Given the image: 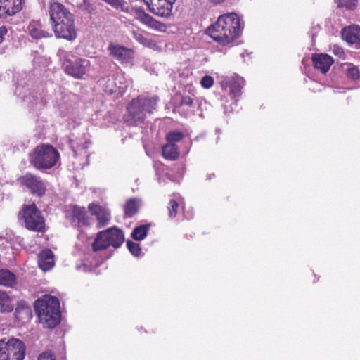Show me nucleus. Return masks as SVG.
<instances>
[{"label":"nucleus","instance_id":"f257e3e1","mask_svg":"<svg viewBox=\"0 0 360 360\" xmlns=\"http://www.w3.org/2000/svg\"><path fill=\"white\" fill-rule=\"evenodd\" d=\"M48 12L56 38L75 41L77 37V31L73 13L57 1H50Z\"/></svg>","mask_w":360,"mask_h":360},{"label":"nucleus","instance_id":"9b49d317","mask_svg":"<svg viewBox=\"0 0 360 360\" xmlns=\"http://www.w3.org/2000/svg\"><path fill=\"white\" fill-rule=\"evenodd\" d=\"M149 11L153 14L165 18L171 16L173 4L176 0H143Z\"/></svg>","mask_w":360,"mask_h":360},{"label":"nucleus","instance_id":"dca6fc26","mask_svg":"<svg viewBox=\"0 0 360 360\" xmlns=\"http://www.w3.org/2000/svg\"><path fill=\"white\" fill-rule=\"evenodd\" d=\"M27 31L30 35L35 39L42 38H49L52 37V34L43 29V24L40 20H32L27 27Z\"/></svg>","mask_w":360,"mask_h":360},{"label":"nucleus","instance_id":"2f4dec72","mask_svg":"<svg viewBox=\"0 0 360 360\" xmlns=\"http://www.w3.org/2000/svg\"><path fill=\"white\" fill-rule=\"evenodd\" d=\"M133 37L143 46H148L150 44V40L145 37L140 31L134 30L132 32Z\"/></svg>","mask_w":360,"mask_h":360},{"label":"nucleus","instance_id":"79ce46f5","mask_svg":"<svg viewBox=\"0 0 360 360\" xmlns=\"http://www.w3.org/2000/svg\"><path fill=\"white\" fill-rule=\"evenodd\" d=\"M215 176V174H210V175L207 176V179H211L212 178H214Z\"/></svg>","mask_w":360,"mask_h":360},{"label":"nucleus","instance_id":"a878e982","mask_svg":"<svg viewBox=\"0 0 360 360\" xmlns=\"http://www.w3.org/2000/svg\"><path fill=\"white\" fill-rule=\"evenodd\" d=\"M139 200L131 198L127 200L124 206V214L127 217H133L139 211Z\"/></svg>","mask_w":360,"mask_h":360},{"label":"nucleus","instance_id":"ea45409f","mask_svg":"<svg viewBox=\"0 0 360 360\" xmlns=\"http://www.w3.org/2000/svg\"><path fill=\"white\" fill-rule=\"evenodd\" d=\"M8 29L6 26L3 25L0 27V44H1L5 39V36L7 35Z\"/></svg>","mask_w":360,"mask_h":360},{"label":"nucleus","instance_id":"c756f323","mask_svg":"<svg viewBox=\"0 0 360 360\" xmlns=\"http://www.w3.org/2000/svg\"><path fill=\"white\" fill-rule=\"evenodd\" d=\"M184 138V134L179 131H169L166 136L168 143H175Z\"/></svg>","mask_w":360,"mask_h":360},{"label":"nucleus","instance_id":"58836bf2","mask_svg":"<svg viewBox=\"0 0 360 360\" xmlns=\"http://www.w3.org/2000/svg\"><path fill=\"white\" fill-rule=\"evenodd\" d=\"M110 6L118 8L123 4L122 0H103Z\"/></svg>","mask_w":360,"mask_h":360},{"label":"nucleus","instance_id":"6e6552de","mask_svg":"<svg viewBox=\"0 0 360 360\" xmlns=\"http://www.w3.org/2000/svg\"><path fill=\"white\" fill-rule=\"evenodd\" d=\"M90 60L64 52L62 68L64 72L75 78L82 79L90 70Z\"/></svg>","mask_w":360,"mask_h":360},{"label":"nucleus","instance_id":"7ed1b4c3","mask_svg":"<svg viewBox=\"0 0 360 360\" xmlns=\"http://www.w3.org/2000/svg\"><path fill=\"white\" fill-rule=\"evenodd\" d=\"M34 310L44 328H53L60 322V302L57 297L45 295L35 301Z\"/></svg>","mask_w":360,"mask_h":360},{"label":"nucleus","instance_id":"b1692460","mask_svg":"<svg viewBox=\"0 0 360 360\" xmlns=\"http://www.w3.org/2000/svg\"><path fill=\"white\" fill-rule=\"evenodd\" d=\"M141 20L142 22L147 25L148 27L158 31H163L166 28L165 24L156 20L152 16L145 13L144 11L142 12Z\"/></svg>","mask_w":360,"mask_h":360},{"label":"nucleus","instance_id":"20e7f679","mask_svg":"<svg viewBox=\"0 0 360 360\" xmlns=\"http://www.w3.org/2000/svg\"><path fill=\"white\" fill-rule=\"evenodd\" d=\"M158 100L159 98L157 96L152 97L139 96L133 99L127 108L129 113L126 122L128 125L138 126L142 124L146 117V114L153 113L156 109Z\"/></svg>","mask_w":360,"mask_h":360},{"label":"nucleus","instance_id":"4c0bfd02","mask_svg":"<svg viewBox=\"0 0 360 360\" xmlns=\"http://www.w3.org/2000/svg\"><path fill=\"white\" fill-rule=\"evenodd\" d=\"M37 360H56V358L50 352H43L39 356Z\"/></svg>","mask_w":360,"mask_h":360},{"label":"nucleus","instance_id":"423d86ee","mask_svg":"<svg viewBox=\"0 0 360 360\" xmlns=\"http://www.w3.org/2000/svg\"><path fill=\"white\" fill-rule=\"evenodd\" d=\"M18 221L30 231L40 233L46 231L44 217L34 203L22 205L18 213Z\"/></svg>","mask_w":360,"mask_h":360},{"label":"nucleus","instance_id":"aec40b11","mask_svg":"<svg viewBox=\"0 0 360 360\" xmlns=\"http://www.w3.org/2000/svg\"><path fill=\"white\" fill-rule=\"evenodd\" d=\"M343 39L349 44L360 46V27L357 25L344 28L342 32Z\"/></svg>","mask_w":360,"mask_h":360},{"label":"nucleus","instance_id":"39448f33","mask_svg":"<svg viewBox=\"0 0 360 360\" xmlns=\"http://www.w3.org/2000/svg\"><path fill=\"white\" fill-rule=\"evenodd\" d=\"M60 154L51 145L37 146L29 155L30 164L39 170L48 169L55 166L58 161Z\"/></svg>","mask_w":360,"mask_h":360},{"label":"nucleus","instance_id":"cd10ccee","mask_svg":"<svg viewBox=\"0 0 360 360\" xmlns=\"http://www.w3.org/2000/svg\"><path fill=\"white\" fill-rule=\"evenodd\" d=\"M149 224H142L136 226L132 231L131 236L135 240H142L148 235Z\"/></svg>","mask_w":360,"mask_h":360},{"label":"nucleus","instance_id":"4be33fe9","mask_svg":"<svg viewBox=\"0 0 360 360\" xmlns=\"http://www.w3.org/2000/svg\"><path fill=\"white\" fill-rule=\"evenodd\" d=\"M229 87L230 94L233 98L239 97L242 94V89L245 85V81L242 77L232 78L226 82Z\"/></svg>","mask_w":360,"mask_h":360},{"label":"nucleus","instance_id":"f704fd0d","mask_svg":"<svg viewBox=\"0 0 360 360\" xmlns=\"http://www.w3.org/2000/svg\"><path fill=\"white\" fill-rule=\"evenodd\" d=\"M78 7L82 10L85 11L89 13H91L94 10V5L90 2L89 0H82V2L79 4Z\"/></svg>","mask_w":360,"mask_h":360},{"label":"nucleus","instance_id":"6ab92c4d","mask_svg":"<svg viewBox=\"0 0 360 360\" xmlns=\"http://www.w3.org/2000/svg\"><path fill=\"white\" fill-rule=\"evenodd\" d=\"M54 264V255L50 249L44 250L39 254L38 265L41 270L49 271L53 268Z\"/></svg>","mask_w":360,"mask_h":360},{"label":"nucleus","instance_id":"4468645a","mask_svg":"<svg viewBox=\"0 0 360 360\" xmlns=\"http://www.w3.org/2000/svg\"><path fill=\"white\" fill-rule=\"evenodd\" d=\"M89 209L91 212L92 215L96 217V227L98 229L105 226L110 221L111 214L108 209L94 204H90Z\"/></svg>","mask_w":360,"mask_h":360},{"label":"nucleus","instance_id":"e433bc0d","mask_svg":"<svg viewBox=\"0 0 360 360\" xmlns=\"http://www.w3.org/2000/svg\"><path fill=\"white\" fill-rule=\"evenodd\" d=\"M193 104V98L189 96H183L180 102V108L191 107Z\"/></svg>","mask_w":360,"mask_h":360},{"label":"nucleus","instance_id":"1a4fd4ad","mask_svg":"<svg viewBox=\"0 0 360 360\" xmlns=\"http://www.w3.org/2000/svg\"><path fill=\"white\" fill-rule=\"evenodd\" d=\"M25 343L17 338H4L0 340V360H23Z\"/></svg>","mask_w":360,"mask_h":360},{"label":"nucleus","instance_id":"c9c22d12","mask_svg":"<svg viewBox=\"0 0 360 360\" xmlns=\"http://www.w3.org/2000/svg\"><path fill=\"white\" fill-rule=\"evenodd\" d=\"M200 84L202 87L209 89L214 84V79L211 76H204L200 81Z\"/></svg>","mask_w":360,"mask_h":360},{"label":"nucleus","instance_id":"f3484780","mask_svg":"<svg viewBox=\"0 0 360 360\" xmlns=\"http://www.w3.org/2000/svg\"><path fill=\"white\" fill-rule=\"evenodd\" d=\"M71 217V222L75 226H89L91 224L89 218L84 207L75 205Z\"/></svg>","mask_w":360,"mask_h":360},{"label":"nucleus","instance_id":"9d476101","mask_svg":"<svg viewBox=\"0 0 360 360\" xmlns=\"http://www.w3.org/2000/svg\"><path fill=\"white\" fill-rule=\"evenodd\" d=\"M20 185L26 187L32 195L41 197L45 194L46 186L39 176L26 173L18 179Z\"/></svg>","mask_w":360,"mask_h":360},{"label":"nucleus","instance_id":"a211bd4d","mask_svg":"<svg viewBox=\"0 0 360 360\" xmlns=\"http://www.w3.org/2000/svg\"><path fill=\"white\" fill-rule=\"evenodd\" d=\"M118 79L119 77H115V76H112L101 79L100 82L101 85L103 86V91L108 94H112L117 91H121L124 87L120 85V81L119 84L117 82ZM120 79H122V77H120Z\"/></svg>","mask_w":360,"mask_h":360},{"label":"nucleus","instance_id":"a19ab883","mask_svg":"<svg viewBox=\"0 0 360 360\" xmlns=\"http://www.w3.org/2000/svg\"><path fill=\"white\" fill-rule=\"evenodd\" d=\"M224 0H211L214 4H217L223 2Z\"/></svg>","mask_w":360,"mask_h":360},{"label":"nucleus","instance_id":"f8f14e48","mask_svg":"<svg viewBox=\"0 0 360 360\" xmlns=\"http://www.w3.org/2000/svg\"><path fill=\"white\" fill-rule=\"evenodd\" d=\"M108 51L110 56L122 64L130 63L134 56L132 49L113 43L109 44Z\"/></svg>","mask_w":360,"mask_h":360},{"label":"nucleus","instance_id":"bb28decb","mask_svg":"<svg viewBox=\"0 0 360 360\" xmlns=\"http://www.w3.org/2000/svg\"><path fill=\"white\" fill-rule=\"evenodd\" d=\"M13 305L10 296L5 292L0 290V311L2 313L11 312Z\"/></svg>","mask_w":360,"mask_h":360},{"label":"nucleus","instance_id":"0eeeda50","mask_svg":"<svg viewBox=\"0 0 360 360\" xmlns=\"http://www.w3.org/2000/svg\"><path fill=\"white\" fill-rule=\"evenodd\" d=\"M124 241L123 231L115 226L99 231L92 243V248L95 252L105 250L110 246L117 249L122 245Z\"/></svg>","mask_w":360,"mask_h":360},{"label":"nucleus","instance_id":"2eb2a0df","mask_svg":"<svg viewBox=\"0 0 360 360\" xmlns=\"http://www.w3.org/2000/svg\"><path fill=\"white\" fill-rule=\"evenodd\" d=\"M311 60L314 68L323 74L329 70L333 63V58L326 53L313 54Z\"/></svg>","mask_w":360,"mask_h":360},{"label":"nucleus","instance_id":"7c9ffc66","mask_svg":"<svg viewBox=\"0 0 360 360\" xmlns=\"http://www.w3.org/2000/svg\"><path fill=\"white\" fill-rule=\"evenodd\" d=\"M357 1L358 0H338V7L354 10L356 7Z\"/></svg>","mask_w":360,"mask_h":360},{"label":"nucleus","instance_id":"f03ea898","mask_svg":"<svg viewBox=\"0 0 360 360\" xmlns=\"http://www.w3.org/2000/svg\"><path fill=\"white\" fill-rule=\"evenodd\" d=\"M240 32V19L235 13L221 15L207 30V34L222 46L231 43Z\"/></svg>","mask_w":360,"mask_h":360},{"label":"nucleus","instance_id":"412c9836","mask_svg":"<svg viewBox=\"0 0 360 360\" xmlns=\"http://www.w3.org/2000/svg\"><path fill=\"white\" fill-rule=\"evenodd\" d=\"M15 319L19 321L26 322L32 317V309L25 302H20L15 311Z\"/></svg>","mask_w":360,"mask_h":360},{"label":"nucleus","instance_id":"72a5a7b5","mask_svg":"<svg viewBox=\"0 0 360 360\" xmlns=\"http://www.w3.org/2000/svg\"><path fill=\"white\" fill-rule=\"evenodd\" d=\"M179 207V204L177 202L173 199L169 200L168 211L170 217H175L177 214V208Z\"/></svg>","mask_w":360,"mask_h":360},{"label":"nucleus","instance_id":"473e14b6","mask_svg":"<svg viewBox=\"0 0 360 360\" xmlns=\"http://www.w3.org/2000/svg\"><path fill=\"white\" fill-rule=\"evenodd\" d=\"M127 246L129 250V252L134 256L137 257L140 255L141 249L140 245L136 243H134L131 240H128L127 242Z\"/></svg>","mask_w":360,"mask_h":360},{"label":"nucleus","instance_id":"ddd939ff","mask_svg":"<svg viewBox=\"0 0 360 360\" xmlns=\"http://www.w3.org/2000/svg\"><path fill=\"white\" fill-rule=\"evenodd\" d=\"M23 0H0V18L6 19L19 13Z\"/></svg>","mask_w":360,"mask_h":360},{"label":"nucleus","instance_id":"5701e85b","mask_svg":"<svg viewBox=\"0 0 360 360\" xmlns=\"http://www.w3.org/2000/svg\"><path fill=\"white\" fill-rule=\"evenodd\" d=\"M17 284L16 276L6 269H0V285L13 288Z\"/></svg>","mask_w":360,"mask_h":360},{"label":"nucleus","instance_id":"393cba45","mask_svg":"<svg viewBox=\"0 0 360 360\" xmlns=\"http://www.w3.org/2000/svg\"><path fill=\"white\" fill-rule=\"evenodd\" d=\"M163 157L169 160H176L179 157V148L175 143H168L162 147Z\"/></svg>","mask_w":360,"mask_h":360},{"label":"nucleus","instance_id":"c85d7f7f","mask_svg":"<svg viewBox=\"0 0 360 360\" xmlns=\"http://www.w3.org/2000/svg\"><path fill=\"white\" fill-rule=\"evenodd\" d=\"M346 75L349 79L356 81L360 77V71L356 66L349 64L346 70Z\"/></svg>","mask_w":360,"mask_h":360}]
</instances>
